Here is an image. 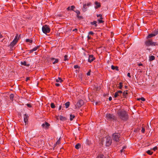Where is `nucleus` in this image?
<instances>
[{
    "label": "nucleus",
    "instance_id": "nucleus-30",
    "mask_svg": "<svg viewBox=\"0 0 158 158\" xmlns=\"http://www.w3.org/2000/svg\"><path fill=\"white\" fill-rule=\"evenodd\" d=\"M102 17H100V18L98 19V21L100 23H103L104 22V21L102 20Z\"/></svg>",
    "mask_w": 158,
    "mask_h": 158
},
{
    "label": "nucleus",
    "instance_id": "nucleus-59",
    "mask_svg": "<svg viewBox=\"0 0 158 158\" xmlns=\"http://www.w3.org/2000/svg\"><path fill=\"white\" fill-rule=\"evenodd\" d=\"M60 143V140L59 139L57 141V142H56V144H59Z\"/></svg>",
    "mask_w": 158,
    "mask_h": 158
},
{
    "label": "nucleus",
    "instance_id": "nucleus-32",
    "mask_svg": "<svg viewBox=\"0 0 158 158\" xmlns=\"http://www.w3.org/2000/svg\"><path fill=\"white\" fill-rule=\"evenodd\" d=\"M123 83L120 82L119 83V85L118 86V87L119 89H121L123 87Z\"/></svg>",
    "mask_w": 158,
    "mask_h": 158
},
{
    "label": "nucleus",
    "instance_id": "nucleus-37",
    "mask_svg": "<svg viewBox=\"0 0 158 158\" xmlns=\"http://www.w3.org/2000/svg\"><path fill=\"white\" fill-rule=\"evenodd\" d=\"M74 11L76 13L77 15H80V11L78 10H76Z\"/></svg>",
    "mask_w": 158,
    "mask_h": 158
},
{
    "label": "nucleus",
    "instance_id": "nucleus-40",
    "mask_svg": "<svg viewBox=\"0 0 158 158\" xmlns=\"http://www.w3.org/2000/svg\"><path fill=\"white\" fill-rule=\"evenodd\" d=\"M77 17L78 19H82L83 18L82 16H80L79 15H77Z\"/></svg>",
    "mask_w": 158,
    "mask_h": 158
},
{
    "label": "nucleus",
    "instance_id": "nucleus-49",
    "mask_svg": "<svg viewBox=\"0 0 158 158\" xmlns=\"http://www.w3.org/2000/svg\"><path fill=\"white\" fill-rule=\"evenodd\" d=\"M127 76L129 77H131V76L130 75V73H128L127 74Z\"/></svg>",
    "mask_w": 158,
    "mask_h": 158
},
{
    "label": "nucleus",
    "instance_id": "nucleus-35",
    "mask_svg": "<svg viewBox=\"0 0 158 158\" xmlns=\"http://www.w3.org/2000/svg\"><path fill=\"white\" fill-rule=\"evenodd\" d=\"M50 106L52 108H54L55 107V105L53 103H51Z\"/></svg>",
    "mask_w": 158,
    "mask_h": 158
},
{
    "label": "nucleus",
    "instance_id": "nucleus-63",
    "mask_svg": "<svg viewBox=\"0 0 158 158\" xmlns=\"http://www.w3.org/2000/svg\"><path fill=\"white\" fill-rule=\"evenodd\" d=\"M126 148V146H123V148H122V149H124Z\"/></svg>",
    "mask_w": 158,
    "mask_h": 158
},
{
    "label": "nucleus",
    "instance_id": "nucleus-19",
    "mask_svg": "<svg viewBox=\"0 0 158 158\" xmlns=\"http://www.w3.org/2000/svg\"><path fill=\"white\" fill-rule=\"evenodd\" d=\"M60 119L61 121H65L66 119L65 117L62 116H60Z\"/></svg>",
    "mask_w": 158,
    "mask_h": 158
},
{
    "label": "nucleus",
    "instance_id": "nucleus-8",
    "mask_svg": "<svg viewBox=\"0 0 158 158\" xmlns=\"http://www.w3.org/2000/svg\"><path fill=\"white\" fill-rule=\"evenodd\" d=\"M95 59V58L94 57L93 55H90L89 56L88 59V62L89 63H91Z\"/></svg>",
    "mask_w": 158,
    "mask_h": 158
},
{
    "label": "nucleus",
    "instance_id": "nucleus-22",
    "mask_svg": "<svg viewBox=\"0 0 158 158\" xmlns=\"http://www.w3.org/2000/svg\"><path fill=\"white\" fill-rule=\"evenodd\" d=\"M56 81L57 82H60L61 83L63 81V80H62L61 78L58 77V79L56 80Z\"/></svg>",
    "mask_w": 158,
    "mask_h": 158
},
{
    "label": "nucleus",
    "instance_id": "nucleus-53",
    "mask_svg": "<svg viewBox=\"0 0 158 158\" xmlns=\"http://www.w3.org/2000/svg\"><path fill=\"white\" fill-rule=\"evenodd\" d=\"M87 38L88 40H91L92 39L91 37L89 36V35L87 36Z\"/></svg>",
    "mask_w": 158,
    "mask_h": 158
},
{
    "label": "nucleus",
    "instance_id": "nucleus-44",
    "mask_svg": "<svg viewBox=\"0 0 158 158\" xmlns=\"http://www.w3.org/2000/svg\"><path fill=\"white\" fill-rule=\"evenodd\" d=\"M27 106L29 107H32V106L31 104H30L27 103L26 104Z\"/></svg>",
    "mask_w": 158,
    "mask_h": 158
},
{
    "label": "nucleus",
    "instance_id": "nucleus-26",
    "mask_svg": "<svg viewBox=\"0 0 158 158\" xmlns=\"http://www.w3.org/2000/svg\"><path fill=\"white\" fill-rule=\"evenodd\" d=\"M65 106L66 108H67L69 107L70 105V102H66L65 104Z\"/></svg>",
    "mask_w": 158,
    "mask_h": 158
},
{
    "label": "nucleus",
    "instance_id": "nucleus-21",
    "mask_svg": "<svg viewBox=\"0 0 158 158\" xmlns=\"http://www.w3.org/2000/svg\"><path fill=\"white\" fill-rule=\"evenodd\" d=\"M155 57L153 56H151L149 57V60L150 61H152L155 60Z\"/></svg>",
    "mask_w": 158,
    "mask_h": 158
},
{
    "label": "nucleus",
    "instance_id": "nucleus-16",
    "mask_svg": "<svg viewBox=\"0 0 158 158\" xmlns=\"http://www.w3.org/2000/svg\"><path fill=\"white\" fill-rule=\"evenodd\" d=\"M111 68L112 70H115L118 71L119 70L117 66H114L113 65H112L111 66Z\"/></svg>",
    "mask_w": 158,
    "mask_h": 158
},
{
    "label": "nucleus",
    "instance_id": "nucleus-31",
    "mask_svg": "<svg viewBox=\"0 0 158 158\" xmlns=\"http://www.w3.org/2000/svg\"><path fill=\"white\" fill-rule=\"evenodd\" d=\"M40 47V45L38 46H37L36 47H34L32 49L34 51H35L38 49Z\"/></svg>",
    "mask_w": 158,
    "mask_h": 158
},
{
    "label": "nucleus",
    "instance_id": "nucleus-1",
    "mask_svg": "<svg viewBox=\"0 0 158 158\" xmlns=\"http://www.w3.org/2000/svg\"><path fill=\"white\" fill-rule=\"evenodd\" d=\"M118 118L124 121H126L128 118V114L127 112L124 110H119L118 111Z\"/></svg>",
    "mask_w": 158,
    "mask_h": 158
},
{
    "label": "nucleus",
    "instance_id": "nucleus-11",
    "mask_svg": "<svg viewBox=\"0 0 158 158\" xmlns=\"http://www.w3.org/2000/svg\"><path fill=\"white\" fill-rule=\"evenodd\" d=\"M50 125L49 124L47 123L46 122H45L44 123H43L42 125V126L43 127H45L46 129H48Z\"/></svg>",
    "mask_w": 158,
    "mask_h": 158
},
{
    "label": "nucleus",
    "instance_id": "nucleus-52",
    "mask_svg": "<svg viewBox=\"0 0 158 158\" xmlns=\"http://www.w3.org/2000/svg\"><path fill=\"white\" fill-rule=\"evenodd\" d=\"M30 79V77H27L26 78V81H28V80H29Z\"/></svg>",
    "mask_w": 158,
    "mask_h": 158
},
{
    "label": "nucleus",
    "instance_id": "nucleus-4",
    "mask_svg": "<svg viewBox=\"0 0 158 158\" xmlns=\"http://www.w3.org/2000/svg\"><path fill=\"white\" fill-rule=\"evenodd\" d=\"M42 30L44 33L46 34L50 32V29L48 25H45L42 27Z\"/></svg>",
    "mask_w": 158,
    "mask_h": 158
},
{
    "label": "nucleus",
    "instance_id": "nucleus-5",
    "mask_svg": "<svg viewBox=\"0 0 158 158\" xmlns=\"http://www.w3.org/2000/svg\"><path fill=\"white\" fill-rule=\"evenodd\" d=\"M18 37V35L17 34H16V36H15V38L14 39L12 42H11V43L10 45V47H13L17 43L18 40V39H17ZM19 37H18V39H19Z\"/></svg>",
    "mask_w": 158,
    "mask_h": 158
},
{
    "label": "nucleus",
    "instance_id": "nucleus-60",
    "mask_svg": "<svg viewBox=\"0 0 158 158\" xmlns=\"http://www.w3.org/2000/svg\"><path fill=\"white\" fill-rule=\"evenodd\" d=\"M123 151H124V149H122L120 151V153H122Z\"/></svg>",
    "mask_w": 158,
    "mask_h": 158
},
{
    "label": "nucleus",
    "instance_id": "nucleus-43",
    "mask_svg": "<svg viewBox=\"0 0 158 158\" xmlns=\"http://www.w3.org/2000/svg\"><path fill=\"white\" fill-rule=\"evenodd\" d=\"M145 128L143 127L142 128V130H141V132L143 133H144L145 132Z\"/></svg>",
    "mask_w": 158,
    "mask_h": 158
},
{
    "label": "nucleus",
    "instance_id": "nucleus-20",
    "mask_svg": "<svg viewBox=\"0 0 158 158\" xmlns=\"http://www.w3.org/2000/svg\"><path fill=\"white\" fill-rule=\"evenodd\" d=\"M10 100L12 101L14 99V94H11L10 96Z\"/></svg>",
    "mask_w": 158,
    "mask_h": 158
},
{
    "label": "nucleus",
    "instance_id": "nucleus-45",
    "mask_svg": "<svg viewBox=\"0 0 158 158\" xmlns=\"http://www.w3.org/2000/svg\"><path fill=\"white\" fill-rule=\"evenodd\" d=\"M91 4V3L90 2H89V3H87V4H86V6H87L88 7L90 6Z\"/></svg>",
    "mask_w": 158,
    "mask_h": 158
},
{
    "label": "nucleus",
    "instance_id": "nucleus-36",
    "mask_svg": "<svg viewBox=\"0 0 158 158\" xmlns=\"http://www.w3.org/2000/svg\"><path fill=\"white\" fill-rule=\"evenodd\" d=\"M97 158H104V156L103 154H100L97 157Z\"/></svg>",
    "mask_w": 158,
    "mask_h": 158
},
{
    "label": "nucleus",
    "instance_id": "nucleus-58",
    "mask_svg": "<svg viewBox=\"0 0 158 158\" xmlns=\"http://www.w3.org/2000/svg\"><path fill=\"white\" fill-rule=\"evenodd\" d=\"M77 31V28H75L73 30V31Z\"/></svg>",
    "mask_w": 158,
    "mask_h": 158
},
{
    "label": "nucleus",
    "instance_id": "nucleus-46",
    "mask_svg": "<svg viewBox=\"0 0 158 158\" xmlns=\"http://www.w3.org/2000/svg\"><path fill=\"white\" fill-rule=\"evenodd\" d=\"M140 100H142L143 101H145V99L143 97H141L140 98Z\"/></svg>",
    "mask_w": 158,
    "mask_h": 158
},
{
    "label": "nucleus",
    "instance_id": "nucleus-18",
    "mask_svg": "<svg viewBox=\"0 0 158 158\" xmlns=\"http://www.w3.org/2000/svg\"><path fill=\"white\" fill-rule=\"evenodd\" d=\"M97 22L96 21H94L93 22H90V24L92 25H94L95 27H97L98 26L97 24Z\"/></svg>",
    "mask_w": 158,
    "mask_h": 158
},
{
    "label": "nucleus",
    "instance_id": "nucleus-17",
    "mask_svg": "<svg viewBox=\"0 0 158 158\" xmlns=\"http://www.w3.org/2000/svg\"><path fill=\"white\" fill-rule=\"evenodd\" d=\"M87 7L86 6V4H83V8H82V10L83 11L85 12L87 10Z\"/></svg>",
    "mask_w": 158,
    "mask_h": 158
},
{
    "label": "nucleus",
    "instance_id": "nucleus-64",
    "mask_svg": "<svg viewBox=\"0 0 158 158\" xmlns=\"http://www.w3.org/2000/svg\"><path fill=\"white\" fill-rule=\"evenodd\" d=\"M80 115L81 116L82 114V113H80Z\"/></svg>",
    "mask_w": 158,
    "mask_h": 158
},
{
    "label": "nucleus",
    "instance_id": "nucleus-47",
    "mask_svg": "<svg viewBox=\"0 0 158 158\" xmlns=\"http://www.w3.org/2000/svg\"><path fill=\"white\" fill-rule=\"evenodd\" d=\"M79 66L77 65H75L74 66V67L75 69H76L78 68Z\"/></svg>",
    "mask_w": 158,
    "mask_h": 158
},
{
    "label": "nucleus",
    "instance_id": "nucleus-13",
    "mask_svg": "<svg viewBox=\"0 0 158 158\" xmlns=\"http://www.w3.org/2000/svg\"><path fill=\"white\" fill-rule=\"evenodd\" d=\"M95 4L96 5L95 8L96 9H97L101 7V6L100 3L98 2L97 1L95 2Z\"/></svg>",
    "mask_w": 158,
    "mask_h": 158
},
{
    "label": "nucleus",
    "instance_id": "nucleus-10",
    "mask_svg": "<svg viewBox=\"0 0 158 158\" xmlns=\"http://www.w3.org/2000/svg\"><path fill=\"white\" fill-rule=\"evenodd\" d=\"M23 118H24V122L25 123V124H26L28 122V118H29L28 115L27 114H25L24 115Z\"/></svg>",
    "mask_w": 158,
    "mask_h": 158
},
{
    "label": "nucleus",
    "instance_id": "nucleus-41",
    "mask_svg": "<svg viewBox=\"0 0 158 158\" xmlns=\"http://www.w3.org/2000/svg\"><path fill=\"white\" fill-rule=\"evenodd\" d=\"M157 149V147L156 146H155L152 149V150H153L154 151H155Z\"/></svg>",
    "mask_w": 158,
    "mask_h": 158
},
{
    "label": "nucleus",
    "instance_id": "nucleus-2",
    "mask_svg": "<svg viewBox=\"0 0 158 158\" xmlns=\"http://www.w3.org/2000/svg\"><path fill=\"white\" fill-rule=\"evenodd\" d=\"M145 45L147 46H157L158 43L156 42H154L152 41V40L151 39H147L145 42Z\"/></svg>",
    "mask_w": 158,
    "mask_h": 158
},
{
    "label": "nucleus",
    "instance_id": "nucleus-14",
    "mask_svg": "<svg viewBox=\"0 0 158 158\" xmlns=\"http://www.w3.org/2000/svg\"><path fill=\"white\" fill-rule=\"evenodd\" d=\"M21 64L25 66H26L28 67L30 66L29 64H27V62L26 61H24L23 62H21Z\"/></svg>",
    "mask_w": 158,
    "mask_h": 158
},
{
    "label": "nucleus",
    "instance_id": "nucleus-57",
    "mask_svg": "<svg viewBox=\"0 0 158 158\" xmlns=\"http://www.w3.org/2000/svg\"><path fill=\"white\" fill-rule=\"evenodd\" d=\"M112 100V98L111 97H110L109 98V100L110 101H111Z\"/></svg>",
    "mask_w": 158,
    "mask_h": 158
},
{
    "label": "nucleus",
    "instance_id": "nucleus-56",
    "mask_svg": "<svg viewBox=\"0 0 158 158\" xmlns=\"http://www.w3.org/2000/svg\"><path fill=\"white\" fill-rule=\"evenodd\" d=\"M61 108H62L61 106V105L59 107V108H58L59 110H60L61 109Z\"/></svg>",
    "mask_w": 158,
    "mask_h": 158
},
{
    "label": "nucleus",
    "instance_id": "nucleus-28",
    "mask_svg": "<svg viewBox=\"0 0 158 158\" xmlns=\"http://www.w3.org/2000/svg\"><path fill=\"white\" fill-rule=\"evenodd\" d=\"M75 117V116L72 114H70V121H72L73 120V119Z\"/></svg>",
    "mask_w": 158,
    "mask_h": 158
},
{
    "label": "nucleus",
    "instance_id": "nucleus-42",
    "mask_svg": "<svg viewBox=\"0 0 158 158\" xmlns=\"http://www.w3.org/2000/svg\"><path fill=\"white\" fill-rule=\"evenodd\" d=\"M91 70H89V71L86 74L87 76H89L90 75Z\"/></svg>",
    "mask_w": 158,
    "mask_h": 158
},
{
    "label": "nucleus",
    "instance_id": "nucleus-61",
    "mask_svg": "<svg viewBox=\"0 0 158 158\" xmlns=\"http://www.w3.org/2000/svg\"><path fill=\"white\" fill-rule=\"evenodd\" d=\"M3 37L2 35L0 32V38H2Z\"/></svg>",
    "mask_w": 158,
    "mask_h": 158
},
{
    "label": "nucleus",
    "instance_id": "nucleus-62",
    "mask_svg": "<svg viewBox=\"0 0 158 158\" xmlns=\"http://www.w3.org/2000/svg\"><path fill=\"white\" fill-rule=\"evenodd\" d=\"M138 65L139 66H142L143 65V64H142L140 63V64H139Z\"/></svg>",
    "mask_w": 158,
    "mask_h": 158
},
{
    "label": "nucleus",
    "instance_id": "nucleus-38",
    "mask_svg": "<svg viewBox=\"0 0 158 158\" xmlns=\"http://www.w3.org/2000/svg\"><path fill=\"white\" fill-rule=\"evenodd\" d=\"M75 8V6H73V5L72 6L70 7V10H73L74 11H75V10H74V9Z\"/></svg>",
    "mask_w": 158,
    "mask_h": 158
},
{
    "label": "nucleus",
    "instance_id": "nucleus-3",
    "mask_svg": "<svg viewBox=\"0 0 158 158\" xmlns=\"http://www.w3.org/2000/svg\"><path fill=\"white\" fill-rule=\"evenodd\" d=\"M120 134L119 133H115L113 134L112 139L115 141L119 142L120 139Z\"/></svg>",
    "mask_w": 158,
    "mask_h": 158
},
{
    "label": "nucleus",
    "instance_id": "nucleus-54",
    "mask_svg": "<svg viewBox=\"0 0 158 158\" xmlns=\"http://www.w3.org/2000/svg\"><path fill=\"white\" fill-rule=\"evenodd\" d=\"M55 85L56 86H59L60 85V84L59 83H56L55 84Z\"/></svg>",
    "mask_w": 158,
    "mask_h": 158
},
{
    "label": "nucleus",
    "instance_id": "nucleus-51",
    "mask_svg": "<svg viewBox=\"0 0 158 158\" xmlns=\"http://www.w3.org/2000/svg\"><path fill=\"white\" fill-rule=\"evenodd\" d=\"M28 51H29V53H32L33 52H34V51L33 50V49H31V50H28Z\"/></svg>",
    "mask_w": 158,
    "mask_h": 158
},
{
    "label": "nucleus",
    "instance_id": "nucleus-12",
    "mask_svg": "<svg viewBox=\"0 0 158 158\" xmlns=\"http://www.w3.org/2000/svg\"><path fill=\"white\" fill-rule=\"evenodd\" d=\"M50 59L52 61L53 60H55V61L53 62V64H56L58 63L59 62V60L58 59H55V58L53 57L50 58Z\"/></svg>",
    "mask_w": 158,
    "mask_h": 158
},
{
    "label": "nucleus",
    "instance_id": "nucleus-6",
    "mask_svg": "<svg viewBox=\"0 0 158 158\" xmlns=\"http://www.w3.org/2000/svg\"><path fill=\"white\" fill-rule=\"evenodd\" d=\"M106 118L110 120H112L115 119L114 116L112 114H111L109 113H107L106 115Z\"/></svg>",
    "mask_w": 158,
    "mask_h": 158
},
{
    "label": "nucleus",
    "instance_id": "nucleus-34",
    "mask_svg": "<svg viewBox=\"0 0 158 158\" xmlns=\"http://www.w3.org/2000/svg\"><path fill=\"white\" fill-rule=\"evenodd\" d=\"M26 41L27 42H29L30 43H32V40L29 39H26Z\"/></svg>",
    "mask_w": 158,
    "mask_h": 158
},
{
    "label": "nucleus",
    "instance_id": "nucleus-48",
    "mask_svg": "<svg viewBox=\"0 0 158 158\" xmlns=\"http://www.w3.org/2000/svg\"><path fill=\"white\" fill-rule=\"evenodd\" d=\"M97 16L98 17H102V15L101 14L97 15Z\"/></svg>",
    "mask_w": 158,
    "mask_h": 158
},
{
    "label": "nucleus",
    "instance_id": "nucleus-9",
    "mask_svg": "<svg viewBox=\"0 0 158 158\" xmlns=\"http://www.w3.org/2000/svg\"><path fill=\"white\" fill-rule=\"evenodd\" d=\"M84 103L83 101L82 100H80L77 104V106L78 107H80Z\"/></svg>",
    "mask_w": 158,
    "mask_h": 158
},
{
    "label": "nucleus",
    "instance_id": "nucleus-29",
    "mask_svg": "<svg viewBox=\"0 0 158 158\" xmlns=\"http://www.w3.org/2000/svg\"><path fill=\"white\" fill-rule=\"evenodd\" d=\"M128 94L127 91H124L123 93V96L124 98H125L126 97L127 95Z\"/></svg>",
    "mask_w": 158,
    "mask_h": 158
},
{
    "label": "nucleus",
    "instance_id": "nucleus-27",
    "mask_svg": "<svg viewBox=\"0 0 158 158\" xmlns=\"http://www.w3.org/2000/svg\"><path fill=\"white\" fill-rule=\"evenodd\" d=\"M118 96H119V94L116 92L115 93L114 97V98H118Z\"/></svg>",
    "mask_w": 158,
    "mask_h": 158
},
{
    "label": "nucleus",
    "instance_id": "nucleus-50",
    "mask_svg": "<svg viewBox=\"0 0 158 158\" xmlns=\"http://www.w3.org/2000/svg\"><path fill=\"white\" fill-rule=\"evenodd\" d=\"M117 92L119 94H121L122 93V92L121 90H119L117 91Z\"/></svg>",
    "mask_w": 158,
    "mask_h": 158
},
{
    "label": "nucleus",
    "instance_id": "nucleus-24",
    "mask_svg": "<svg viewBox=\"0 0 158 158\" xmlns=\"http://www.w3.org/2000/svg\"><path fill=\"white\" fill-rule=\"evenodd\" d=\"M153 34L155 35V36L156 35L158 34V30H155L152 33Z\"/></svg>",
    "mask_w": 158,
    "mask_h": 158
},
{
    "label": "nucleus",
    "instance_id": "nucleus-25",
    "mask_svg": "<svg viewBox=\"0 0 158 158\" xmlns=\"http://www.w3.org/2000/svg\"><path fill=\"white\" fill-rule=\"evenodd\" d=\"M146 153L150 155H151L153 154V152L151 151L150 150H148L146 151Z\"/></svg>",
    "mask_w": 158,
    "mask_h": 158
},
{
    "label": "nucleus",
    "instance_id": "nucleus-33",
    "mask_svg": "<svg viewBox=\"0 0 158 158\" xmlns=\"http://www.w3.org/2000/svg\"><path fill=\"white\" fill-rule=\"evenodd\" d=\"M69 60V59L68 58V56L67 55H65L64 56V61H67Z\"/></svg>",
    "mask_w": 158,
    "mask_h": 158
},
{
    "label": "nucleus",
    "instance_id": "nucleus-23",
    "mask_svg": "<svg viewBox=\"0 0 158 158\" xmlns=\"http://www.w3.org/2000/svg\"><path fill=\"white\" fill-rule=\"evenodd\" d=\"M81 147V145L79 143H77L75 146V148L77 149H79Z\"/></svg>",
    "mask_w": 158,
    "mask_h": 158
},
{
    "label": "nucleus",
    "instance_id": "nucleus-39",
    "mask_svg": "<svg viewBox=\"0 0 158 158\" xmlns=\"http://www.w3.org/2000/svg\"><path fill=\"white\" fill-rule=\"evenodd\" d=\"M88 34L89 35H93L94 34V33L92 31H90L89 32Z\"/></svg>",
    "mask_w": 158,
    "mask_h": 158
},
{
    "label": "nucleus",
    "instance_id": "nucleus-15",
    "mask_svg": "<svg viewBox=\"0 0 158 158\" xmlns=\"http://www.w3.org/2000/svg\"><path fill=\"white\" fill-rule=\"evenodd\" d=\"M155 36V35H154L152 33L149 34L146 37L147 39H149L150 38Z\"/></svg>",
    "mask_w": 158,
    "mask_h": 158
},
{
    "label": "nucleus",
    "instance_id": "nucleus-7",
    "mask_svg": "<svg viewBox=\"0 0 158 158\" xmlns=\"http://www.w3.org/2000/svg\"><path fill=\"white\" fill-rule=\"evenodd\" d=\"M111 143V140L110 137L106 138V145L107 146H109Z\"/></svg>",
    "mask_w": 158,
    "mask_h": 158
},
{
    "label": "nucleus",
    "instance_id": "nucleus-55",
    "mask_svg": "<svg viewBox=\"0 0 158 158\" xmlns=\"http://www.w3.org/2000/svg\"><path fill=\"white\" fill-rule=\"evenodd\" d=\"M67 10H70V6H69L67 8Z\"/></svg>",
    "mask_w": 158,
    "mask_h": 158
}]
</instances>
